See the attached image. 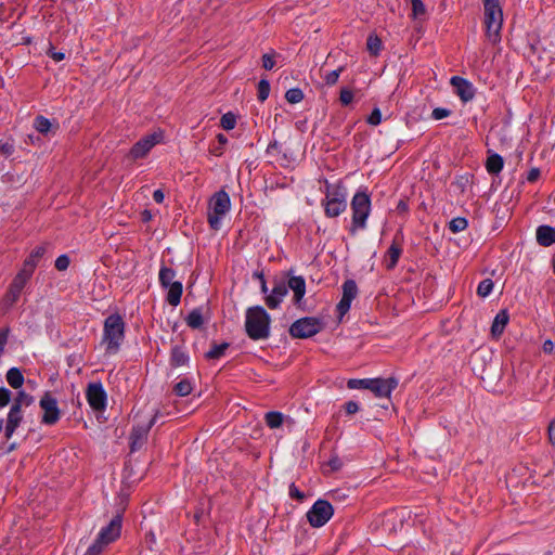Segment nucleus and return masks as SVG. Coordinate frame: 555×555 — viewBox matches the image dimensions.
I'll return each instance as SVG.
<instances>
[{
    "label": "nucleus",
    "mask_w": 555,
    "mask_h": 555,
    "mask_svg": "<svg viewBox=\"0 0 555 555\" xmlns=\"http://www.w3.org/2000/svg\"><path fill=\"white\" fill-rule=\"evenodd\" d=\"M288 289L294 294L293 300L297 305V309H304L300 302L306 294V281L300 275H293L292 271L286 273L285 279L274 281L271 293L264 299L268 308L271 310L278 309Z\"/></svg>",
    "instance_id": "nucleus-1"
},
{
    "label": "nucleus",
    "mask_w": 555,
    "mask_h": 555,
    "mask_svg": "<svg viewBox=\"0 0 555 555\" xmlns=\"http://www.w3.org/2000/svg\"><path fill=\"white\" fill-rule=\"evenodd\" d=\"M125 321L121 314H109L104 321L102 344L105 352L115 354L125 339Z\"/></svg>",
    "instance_id": "nucleus-2"
},
{
    "label": "nucleus",
    "mask_w": 555,
    "mask_h": 555,
    "mask_svg": "<svg viewBox=\"0 0 555 555\" xmlns=\"http://www.w3.org/2000/svg\"><path fill=\"white\" fill-rule=\"evenodd\" d=\"M486 35L492 43L501 40L503 12L499 0H483Z\"/></svg>",
    "instance_id": "nucleus-3"
},
{
    "label": "nucleus",
    "mask_w": 555,
    "mask_h": 555,
    "mask_svg": "<svg viewBox=\"0 0 555 555\" xmlns=\"http://www.w3.org/2000/svg\"><path fill=\"white\" fill-rule=\"evenodd\" d=\"M230 207L231 201L227 192L221 190L211 197L208 211V222L211 229H220L221 219L230 210Z\"/></svg>",
    "instance_id": "nucleus-4"
},
{
    "label": "nucleus",
    "mask_w": 555,
    "mask_h": 555,
    "mask_svg": "<svg viewBox=\"0 0 555 555\" xmlns=\"http://www.w3.org/2000/svg\"><path fill=\"white\" fill-rule=\"evenodd\" d=\"M269 314H246L245 331L253 340L267 339L270 336Z\"/></svg>",
    "instance_id": "nucleus-5"
},
{
    "label": "nucleus",
    "mask_w": 555,
    "mask_h": 555,
    "mask_svg": "<svg viewBox=\"0 0 555 555\" xmlns=\"http://www.w3.org/2000/svg\"><path fill=\"white\" fill-rule=\"evenodd\" d=\"M323 326L324 322L321 318L304 317L291 325L289 334L295 338H309L318 334Z\"/></svg>",
    "instance_id": "nucleus-6"
},
{
    "label": "nucleus",
    "mask_w": 555,
    "mask_h": 555,
    "mask_svg": "<svg viewBox=\"0 0 555 555\" xmlns=\"http://www.w3.org/2000/svg\"><path fill=\"white\" fill-rule=\"evenodd\" d=\"M352 222L354 227L364 228L371 210V201L367 194L357 193L351 202Z\"/></svg>",
    "instance_id": "nucleus-7"
},
{
    "label": "nucleus",
    "mask_w": 555,
    "mask_h": 555,
    "mask_svg": "<svg viewBox=\"0 0 555 555\" xmlns=\"http://www.w3.org/2000/svg\"><path fill=\"white\" fill-rule=\"evenodd\" d=\"M333 506L325 500H318L307 513L309 524L319 528L324 526L333 516Z\"/></svg>",
    "instance_id": "nucleus-8"
},
{
    "label": "nucleus",
    "mask_w": 555,
    "mask_h": 555,
    "mask_svg": "<svg viewBox=\"0 0 555 555\" xmlns=\"http://www.w3.org/2000/svg\"><path fill=\"white\" fill-rule=\"evenodd\" d=\"M39 406L42 410V424L52 426L60 421L61 411L57 405V400L50 392H46L41 397Z\"/></svg>",
    "instance_id": "nucleus-9"
},
{
    "label": "nucleus",
    "mask_w": 555,
    "mask_h": 555,
    "mask_svg": "<svg viewBox=\"0 0 555 555\" xmlns=\"http://www.w3.org/2000/svg\"><path fill=\"white\" fill-rule=\"evenodd\" d=\"M158 412H156L149 421L138 424L132 428L130 434V448L134 452L141 449L147 440L150 429L155 424Z\"/></svg>",
    "instance_id": "nucleus-10"
},
{
    "label": "nucleus",
    "mask_w": 555,
    "mask_h": 555,
    "mask_svg": "<svg viewBox=\"0 0 555 555\" xmlns=\"http://www.w3.org/2000/svg\"><path fill=\"white\" fill-rule=\"evenodd\" d=\"M86 397L89 405L95 411H102L106 406V392L101 383L88 385Z\"/></svg>",
    "instance_id": "nucleus-11"
},
{
    "label": "nucleus",
    "mask_w": 555,
    "mask_h": 555,
    "mask_svg": "<svg viewBox=\"0 0 555 555\" xmlns=\"http://www.w3.org/2000/svg\"><path fill=\"white\" fill-rule=\"evenodd\" d=\"M325 215L330 218L337 217L346 209L345 194L338 189L333 192H327L325 202Z\"/></svg>",
    "instance_id": "nucleus-12"
},
{
    "label": "nucleus",
    "mask_w": 555,
    "mask_h": 555,
    "mask_svg": "<svg viewBox=\"0 0 555 555\" xmlns=\"http://www.w3.org/2000/svg\"><path fill=\"white\" fill-rule=\"evenodd\" d=\"M160 138L162 135L158 133H152L142 138L132 146L129 156L132 159L144 157L160 141Z\"/></svg>",
    "instance_id": "nucleus-13"
},
{
    "label": "nucleus",
    "mask_w": 555,
    "mask_h": 555,
    "mask_svg": "<svg viewBox=\"0 0 555 555\" xmlns=\"http://www.w3.org/2000/svg\"><path fill=\"white\" fill-rule=\"evenodd\" d=\"M121 531V516L116 515L106 527H103L96 540L104 545H108L114 542L117 538H119Z\"/></svg>",
    "instance_id": "nucleus-14"
},
{
    "label": "nucleus",
    "mask_w": 555,
    "mask_h": 555,
    "mask_svg": "<svg viewBox=\"0 0 555 555\" xmlns=\"http://www.w3.org/2000/svg\"><path fill=\"white\" fill-rule=\"evenodd\" d=\"M398 386V380L389 378H372L369 390L378 398H389L392 390Z\"/></svg>",
    "instance_id": "nucleus-15"
},
{
    "label": "nucleus",
    "mask_w": 555,
    "mask_h": 555,
    "mask_svg": "<svg viewBox=\"0 0 555 555\" xmlns=\"http://www.w3.org/2000/svg\"><path fill=\"white\" fill-rule=\"evenodd\" d=\"M451 85L463 102H468L475 96V89L468 80L454 76L451 78Z\"/></svg>",
    "instance_id": "nucleus-16"
},
{
    "label": "nucleus",
    "mask_w": 555,
    "mask_h": 555,
    "mask_svg": "<svg viewBox=\"0 0 555 555\" xmlns=\"http://www.w3.org/2000/svg\"><path fill=\"white\" fill-rule=\"evenodd\" d=\"M357 284L352 280H348L343 285V298L337 305L338 312H347L350 309L351 301L357 296Z\"/></svg>",
    "instance_id": "nucleus-17"
},
{
    "label": "nucleus",
    "mask_w": 555,
    "mask_h": 555,
    "mask_svg": "<svg viewBox=\"0 0 555 555\" xmlns=\"http://www.w3.org/2000/svg\"><path fill=\"white\" fill-rule=\"evenodd\" d=\"M23 417V411L21 409H17L16 406H11L8 413L7 424L4 428L5 438L8 440L11 439L17 427L21 425Z\"/></svg>",
    "instance_id": "nucleus-18"
},
{
    "label": "nucleus",
    "mask_w": 555,
    "mask_h": 555,
    "mask_svg": "<svg viewBox=\"0 0 555 555\" xmlns=\"http://www.w3.org/2000/svg\"><path fill=\"white\" fill-rule=\"evenodd\" d=\"M537 241L541 246H550L555 243V228L540 225L537 229Z\"/></svg>",
    "instance_id": "nucleus-19"
},
{
    "label": "nucleus",
    "mask_w": 555,
    "mask_h": 555,
    "mask_svg": "<svg viewBox=\"0 0 555 555\" xmlns=\"http://www.w3.org/2000/svg\"><path fill=\"white\" fill-rule=\"evenodd\" d=\"M33 271H30L29 269L23 267L21 269V271L17 273V275L15 276V279L13 280L12 284H11V287H13V293L14 294H21L24 286L26 285L27 281L30 279V276L33 275Z\"/></svg>",
    "instance_id": "nucleus-20"
},
{
    "label": "nucleus",
    "mask_w": 555,
    "mask_h": 555,
    "mask_svg": "<svg viewBox=\"0 0 555 555\" xmlns=\"http://www.w3.org/2000/svg\"><path fill=\"white\" fill-rule=\"evenodd\" d=\"M47 250L46 245H39L33 249L29 257L24 261L23 267L29 269L30 271H35L39 260L42 258Z\"/></svg>",
    "instance_id": "nucleus-21"
},
{
    "label": "nucleus",
    "mask_w": 555,
    "mask_h": 555,
    "mask_svg": "<svg viewBox=\"0 0 555 555\" xmlns=\"http://www.w3.org/2000/svg\"><path fill=\"white\" fill-rule=\"evenodd\" d=\"M508 314H496L491 326V335L494 339H499L508 323Z\"/></svg>",
    "instance_id": "nucleus-22"
},
{
    "label": "nucleus",
    "mask_w": 555,
    "mask_h": 555,
    "mask_svg": "<svg viewBox=\"0 0 555 555\" xmlns=\"http://www.w3.org/2000/svg\"><path fill=\"white\" fill-rule=\"evenodd\" d=\"M5 377H7L8 384L14 389L21 388L24 384V376L17 367H11L7 372Z\"/></svg>",
    "instance_id": "nucleus-23"
},
{
    "label": "nucleus",
    "mask_w": 555,
    "mask_h": 555,
    "mask_svg": "<svg viewBox=\"0 0 555 555\" xmlns=\"http://www.w3.org/2000/svg\"><path fill=\"white\" fill-rule=\"evenodd\" d=\"M166 288L168 289L167 301L172 306H177L180 302L182 295V283L175 282V284H171Z\"/></svg>",
    "instance_id": "nucleus-24"
},
{
    "label": "nucleus",
    "mask_w": 555,
    "mask_h": 555,
    "mask_svg": "<svg viewBox=\"0 0 555 555\" xmlns=\"http://www.w3.org/2000/svg\"><path fill=\"white\" fill-rule=\"evenodd\" d=\"M188 361L189 357L181 347L175 346L171 349L170 363L172 366H182L186 364Z\"/></svg>",
    "instance_id": "nucleus-25"
},
{
    "label": "nucleus",
    "mask_w": 555,
    "mask_h": 555,
    "mask_svg": "<svg viewBox=\"0 0 555 555\" xmlns=\"http://www.w3.org/2000/svg\"><path fill=\"white\" fill-rule=\"evenodd\" d=\"M400 255L401 248L398 247L396 244H392L385 256L386 268L393 269L399 260Z\"/></svg>",
    "instance_id": "nucleus-26"
},
{
    "label": "nucleus",
    "mask_w": 555,
    "mask_h": 555,
    "mask_svg": "<svg viewBox=\"0 0 555 555\" xmlns=\"http://www.w3.org/2000/svg\"><path fill=\"white\" fill-rule=\"evenodd\" d=\"M285 416L281 412L272 411L264 415L266 424L271 428L275 429L282 426Z\"/></svg>",
    "instance_id": "nucleus-27"
},
{
    "label": "nucleus",
    "mask_w": 555,
    "mask_h": 555,
    "mask_svg": "<svg viewBox=\"0 0 555 555\" xmlns=\"http://www.w3.org/2000/svg\"><path fill=\"white\" fill-rule=\"evenodd\" d=\"M503 158L498 154H493L488 157L486 168L490 173H499L503 168Z\"/></svg>",
    "instance_id": "nucleus-28"
},
{
    "label": "nucleus",
    "mask_w": 555,
    "mask_h": 555,
    "mask_svg": "<svg viewBox=\"0 0 555 555\" xmlns=\"http://www.w3.org/2000/svg\"><path fill=\"white\" fill-rule=\"evenodd\" d=\"M229 346L230 345L228 343L214 344L210 350L206 352L205 357L210 360L219 359L224 356Z\"/></svg>",
    "instance_id": "nucleus-29"
},
{
    "label": "nucleus",
    "mask_w": 555,
    "mask_h": 555,
    "mask_svg": "<svg viewBox=\"0 0 555 555\" xmlns=\"http://www.w3.org/2000/svg\"><path fill=\"white\" fill-rule=\"evenodd\" d=\"M34 402V398L26 393L25 391H18L16 398L14 399L11 406H16L17 409H23L30 406Z\"/></svg>",
    "instance_id": "nucleus-30"
},
{
    "label": "nucleus",
    "mask_w": 555,
    "mask_h": 555,
    "mask_svg": "<svg viewBox=\"0 0 555 555\" xmlns=\"http://www.w3.org/2000/svg\"><path fill=\"white\" fill-rule=\"evenodd\" d=\"M192 390H193V385H192L191 380H189L188 378L181 379L173 387V391L176 392V395H178L180 397H185V396L190 395L192 392Z\"/></svg>",
    "instance_id": "nucleus-31"
},
{
    "label": "nucleus",
    "mask_w": 555,
    "mask_h": 555,
    "mask_svg": "<svg viewBox=\"0 0 555 555\" xmlns=\"http://www.w3.org/2000/svg\"><path fill=\"white\" fill-rule=\"evenodd\" d=\"M175 276L176 272L170 268L163 267L159 271V282L165 288L171 284H175Z\"/></svg>",
    "instance_id": "nucleus-32"
},
{
    "label": "nucleus",
    "mask_w": 555,
    "mask_h": 555,
    "mask_svg": "<svg viewBox=\"0 0 555 555\" xmlns=\"http://www.w3.org/2000/svg\"><path fill=\"white\" fill-rule=\"evenodd\" d=\"M34 127L38 132L46 134L51 130L52 124L48 118L43 116H37L34 122Z\"/></svg>",
    "instance_id": "nucleus-33"
},
{
    "label": "nucleus",
    "mask_w": 555,
    "mask_h": 555,
    "mask_svg": "<svg viewBox=\"0 0 555 555\" xmlns=\"http://www.w3.org/2000/svg\"><path fill=\"white\" fill-rule=\"evenodd\" d=\"M285 99L288 103L296 104L301 102L304 93L299 88H293L286 91Z\"/></svg>",
    "instance_id": "nucleus-34"
},
{
    "label": "nucleus",
    "mask_w": 555,
    "mask_h": 555,
    "mask_svg": "<svg viewBox=\"0 0 555 555\" xmlns=\"http://www.w3.org/2000/svg\"><path fill=\"white\" fill-rule=\"evenodd\" d=\"M467 220L465 218H462V217H457V218H454L450 221L449 223V229L453 232V233H457V232H461V231H464L466 228H467Z\"/></svg>",
    "instance_id": "nucleus-35"
},
{
    "label": "nucleus",
    "mask_w": 555,
    "mask_h": 555,
    "mask_svg": "<svg viewBox=\"0 0 555 555\" xmlns=\"http://www.w3.org/2000/svg\"><path fill=\"white\" fill-rule=\"evenodd\" d=\"M220 125L224 130H232L236 125V116L229 112L221 117Z\"/></svg>",
    "instance_id": "nucleus-36"
},
{
    "label": "nucleus",
    "mask_w": 555,
    "mask_h": 555,
    "mask_svg": "<svg viewBox=\"0 0 555 555\" xmlns=\"http://www.w3.org/2000/svg\"><path fill=\"white\" fill-rule=\"evenodd\" d=\"M367 50L373 54L377 55L382 48V41L377 36L371 35L366 42Z\"/></svg>",
    "instance_id": "nucleus-37"
},
{
    "label": "nucleus",
    "mask_w": 555,
    "mask_h": 555,
    "mask_svg": "<svg viewBox=\"0 0 555 555\" xmlns=\"http://www.w3.org/2000/svg\"><path fill=\"white\" fill-rule=\"evenodd\" d=\"M492 289H493L492 280L485 279L479 283L478 288H477V294L480 297H486L492 292Z\"/></svg>",
    "instance_id": "nucleus-38"
},
{
    "label": "nucleus",
    "mask_w": 555,
    "mask_h": 555,
    "mask_svg": "<svg viewBox=\"0 0 555 555\" xmlns=\"http://www.w3.org/2000/svg\"><path fill=\"white\" fill-rule=\"evenodd\" d=\"M372 378L349 379L347 386L349 389H369Z\"/></svg>",
    "instance_id": "nucleus-39"
},
{
    "label": "nucleus",
    "mask_w": 555,
    "mask_h": 555,
    "mask_svg": "<svg viewBox=\"0 0 555 555\" xmlns=\"http://www.w3.org/2000/svg\"><path fill=\"white\" fill-rule=\"evenodd\" d=\"M269 93H270V83L264 79L260 80L258 83V99L260 101H264L268 99Z\"/></svg>",
    "instance_id": "nucleus-40"
},
{
    "label": "nucleus",
    "mask_w": 555,
    "mask_h": 555,
    "mask_svg": "<svg viewBox=\"0 0 555 555\" xmlns=\"http://www.w3.org/2000/svg\"><path fill=\"white\" fill-rule=\"evenodd\" d=\"M185 322L190 327L198 328L204 323V319L202 314H188Z\"/></svg>",
    "instance_id": "nucleus-41"
},
{
    "label": "nucleus",
    "mask_w": 555,
    "mask_h": 555,
    "mask_svg": "<svg viewBox=\"0 0 555 555\" xmlns=\"http://www.w3.org/2000/svg\"><path fill=\"white\" fill-rule=\"evenodd\" d=\"M412 12L414 17H421L425 14V5L422 0H411Z\"/></svg>",
    "instance_id": "nucleus-42"
},
{
    "label": "nucleus",
    "mask_w": 555,
    "mask_h": 555,
    "mask_svg": "<svg viewBox=\"0 0 555 555\" xmlns=\"http://www.w3.org/2000/svg\"><path fill=\"white\" fill-rule=\"evenodd\" d=\"M343 69H344V67H339L338 69L327 73L324 76V80H325L326 85L334 86L338 81V78H339Z\"/></svg>",
    "instance_id": "nucleus-43"
},
{
    "label": "nucleus",
    "mask_w": 555,
    "mask_h": 555,
    "mask_svg": "<svg viewBox=\"0 0 555 555\" xmlns=\"http://www.w3.org/2000/svg\"><path fill=\"white\" fill-rule=\"evenodd\" d=\"M20 295L21 294H14L13 293V287H10L7 296L2 300L3 308L4 309H10L12 307L13 302H15L17 300Z\"/></svg>",
    "instance_id": "nucleus-44"
},
{
    "label": "nucleus",
    "mask_w": 555,
    "mask_h": 555,
    "mask_svg": "<svg viewBox=\"0 0 555 555\" xmlns=\"http://www.w3.org/2000/svg\"><path fill=\"white\" fill-rule=\"evenodd\" d=\"M103 543H100L99 540L95 539V541L90 545L85 553V555H99L105 547Z\"/></svg>",
    "instance_id": "nucleus-45"
},
{
    "label": "nucleus",
    "mask_w": 555,
    "mask_h": 555,
    "mask_svg": "<svg viewBox=\"0 0 555 555\" xmlns=\"http://www.w3.org/2000/svg\"><path fill=\"white\" fill-rule=\"evenodd\" d=\"M11 391L8 388L0 387V409L7 406L11 401Z\"/></svg>",
    "instance_id": "nucleus-46"
},
{
    "label": "nucleus",
    "mask_w": 555,
    "mask_h": 555,
    "mask_svg": "<svg viewBox=\"0 0 555 555\" xmlns=\"http://www.w3.org/2000/svg\"><path fill=\"white\" fill-rule=\"evenodd\" d=\"M339 100H340L343 105L350 104L352 102V100H353L352 91L347 89V88L341 89L340 90Z\"/></svg>",
    "instance_id": "nucleus-47"
},
{
    "label": "nucleus",
    "mask_w": 555,
    "mask_h": 555,
    "mask_svg": "<svg viewBox=\"0 0 555 555\" xmlns=\"http://www.w3.org/2000/svg\"><path fill=\"white\" fill-rule=\"evenodd\" d=\"M451 114V111L448 109V108H443V107H437L431 113V117L435 119V120H440V119H443L448 116H450Z\"/></svg>",
    "instance_id": "nucleus-48"
},
{
    "label": "nucleus",
    "mask_w": 555,
    "mask_h": 555,
    "mask_svg": "<svg viewBox=\"0 0 555 555\" xmlns=\"http://www.w3.org/2000/svg\"><path fill=\"white\" fill-rule=\"evenodd\" d=\"M69 266V258L66 255L59 256L55 260V268L59 271H64Z\"/></svg>",
    "instance_id": "nucleus-49"
},
{
    "label": "nucleus",
    "mask_w": 555,
    "mask_h": 555,
    "mask_svg": "<svg viewBox=\"0 0 555 555\" xmlns=\"http://www.w3.org/2000/svg\"><path fill=\"white\" fill-rule=\"evenodd\" d=\"M382 114L379 108H374L371 115L367 118V122L372 126H377L380 124Z\"/></svg>",
    "instance_id": "nucleus-50"
},
{
    "label": "nucleus",
    "mask_w": 555,
    "mask_h": 555,
    "mask_svg": "<svg viewBox=\"0 0 555 555\" xmlns=\"http://www.w3.org/2000/svg\"><path fill=\"white\" fill-rule=\"evenodd\" d=\"M14 152V145L11 142L0 141V153L4 156H10Z\"/></svg>",
    "instance_id": "nucleus-51"
},
{
    "label": "nucleus",
    "mask_w": 555,
    "mask_h": 555,
    "mask_svg": "<svg viewBox=\"0 0 555 555\" xmlns=\"http://www.w3.org/2000/svg\"><path fill=\"white\" fill-rule=\"evenodd\" d=\"M275 65V61L272 54H263L262 55V66L264 69H272Z\"/></svg>",
    "instance_id": "nucleus-52"
},
{
    "label": "nucleus",
    "mask_w": 555,
    "mask_h": 555,
    "mask_svg": "<svg viewBox=\"0 0 555 555\" xmlns=\"http://www.w3.org/2000/svg\"><path fill=\"white\" fill-rule=\"evenodd\" d=\"M289 495L291 498L297 499L299 501L305 499L304 492H301L294 483L289 486Z\"/></svg>",
    "instance_id": "nucleus-53"
},
{
    "label": "nucleus",
    "mask_w": 555,
    "mask_h": 555,
    "mask_svg": "<svg viewBox=\"0 0 555 555\" xmlns=\"http://www.w3.org/2000/svg\"><path fill=\"white\" fill-rule=\"evenodd\" d=\"M347 414L351 415L359 411V404L356 401H348L344 405Z\"/></svg>",
    "instance_id": "nucleus-54"
},
{
    "label": "nucleus",
    "mask_w": 555,
    "mask_h": 555,
    "mask_svg": "<svg viewBox=\"0 0 555 555\" xmlns=\"http://www.w3.org/2000/svg\"><path fill=\"white\" fill-rule=\"evenodd\" d=\"M47 54L51 56L55 62H61L64 60L65 55L62 52H55L54 48L51 46L47 51Z\"/></svg>",
    "instance_id": "nucleus-55"
},
{
    "label": "nucleus",
    "mask_w": 555,
    "mask_h": 555,
    "mask_svg": "<svg viewBox=\"0 0 555 555\" xmlns=\"http://www.w3.org/2000/svg\"><path fill=\"white\" fill-rule=\"evenodd\" d=\"M548 439L551 444L555 447V420L548 425Z\"/></svg>",
    "instance_id": "nucleus-56"
},
{
    "label": "nucleus",
    "mask_w": 555,
    "mask_h": 555,
    "mask_svg": "<svg viewBox=\"0 0 555 555\" xmlns=\"http://www.w3.org/2000/svg\"><path fill=\"white\" fill-rule=\"evenodd\" d=\"M539 177H540V170L538 168H532L527 176V180L529 182H534L538 180Z\"/></svg>",
    "instance_id": "nucleus-57"
},
{
    "label": "nucleus",
    "mask_w": 555,
    "mask_h": 555,
    "mask_svg": "<svg viewBox=\"0 0 555 555\" xmlns=\"http://www.w3.org/2000/svg\"><path fill=\"white\" fill-rule=\"evenodd\" d=\"M542 349L545 353H551L554 349V344L552 340L547 339L543 343Z\"/></svg>",
    "instance_id": "nucleus-58"
},
{
    "label": "nucleus",
    "mask_w": 555,
    "mask_h": 555,
    "mask_svg": "<svg viewBox=\"0 0 555 555\" xmlns=\"http://www.w3.org/2000/svg\"><path fill=\"white\" fill-rule=\"evenodd\" d=\"M153 198H154V201H155L156 203H159V204H160V203H163V202H164L165 195H164V193H163V191H162V190H156V191H154V193H153Z\"/></svg>",
    "instance_id": "nucleus-59"
},
{
    "label": "nucleus",
    "mask_w": 555,
    "mask_h": 555,
    "mask_svg": "<svg viewBox=\"0 0 555 555\" xmlns=\"http://www.w3.org/2000/svg\"><path fill=\"white\" fill-rule=\"evenodd\" d=\"M217 140H218V142H219L221 145H224V144H227V143H228V139H227V137H225L224 134H222V133H219V134L217 135Z\"/></svg>",
    "instance_id": "nucleus-60"
},
{
    "label": "nucleus",
    "mask_w": 555,
    "mask_h": 555,
    "mask_svg": "<svg viewBox=\"0 0 555 555\" xmlns=\"http://www.w3.org/2000/svg\"><path fill=\"white\" fill-rule=\"evenodd\" d=\"M246 312H260V313H263L266 311H264V309L262 307H255V308H248Z\"/></svg>",
    "instance_id": "nucleus-61"
},
{
    "label": "nucleus",
    "mask_w": 555,
    "mask_h": 555,
    "mask_svg": "<svg viewBox=\"0 0 555 555\" xmlns=\"http://www.w3.org/2000/svg\"><path fill=\"white\" fill-rule=\"evenodd\" d=\"M254 278L258 279L260 282H261V281H264L263 273H262V272H259V271H257V272H255V273H254Z\"/></svg>",
    "instance_id": "nucleus-62"
},
{
    "label": "nucleus",
    "mask_w": 555,
    "mask_h": 555,
    "mask_svg": "<svg viewBox=\"0 0 555 555\" xmlns=\"http://www.w3.org/2000/svg\"><path fill=\"white\" fill-rule=\"evenodd\" d=\"M260 285H261V291H262V293L267 294V293H268V287H267L266 280H264V281H261V282H260Z\"/></svg>",
    "instance_id": "nucleus-63"
},
{
    "label": "nucleus",
    "mask_w": 555,
    "mask_h": 555,
    "mask_svg": "<svg viewBox=\"0 0 555 555\" xmlns=\"http://www.w3.org/2000/svg\"><path fill=\"white\" fill-rule=\"evenodd\" d=\"M3 423H4V421H3L2 418H0V433H1V431H2V429H3Z\"/></svg>",
    "instance_id": "nucleus-64"
}]
</instances>
